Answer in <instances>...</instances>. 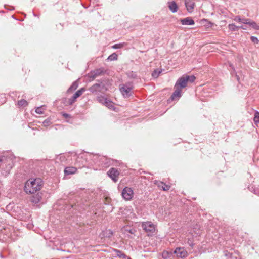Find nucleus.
Returning a JSON list of instances; mask_svg holds the SVG:
<instances>
[{
	"label": "nucleus",
	"mask_w": 259,
	"mask_h": 259,
	"mask_svg": "<svg viewBox=\"0 0 259 259\" xmlns=\"http://www.w3.org/2000/svg\"><path fill=\"white\" fill-rule=\"evenodd\" d=\"M89 159L91 160L90 164L91 165H96V170L101 169L104 167H107L113 164V160L104 156L98 154H91L89 155Z\"/></svg>",
	"instance_id": "obj_1"
},
{
	"label": "nucleus",
	"mask_w": 259,
	"mask_h": 259,
	"mask_svg": "<svg viewBox=\"0 0 259 259\" xmlns=\"http://www.w3.org/2000/svg\"><path fill=\"white\" fill-rule=\"evenodd\" d=\"M42 184L40 178L30 179L26 182L24 190L27 194H34L41 189Z\"/></svg>",
	"instance_id": "obj_2"
},
{
	"label": "nucleus",
	"mask_w": 259,
	"mask_h": 259,
	"mask_svg": "<svg viewBox=\"0 0 259 259\" xmlns=\"http://www.w3.org/2000/svg\"><path fill=\"white\" fill-rule=\"evenodd\" d=\"M110 85L109 79L104 77L98 80L97 82L92 85L89 90L92 93L96 95L99 93H104L108 90Z\"/></svg>",
	"instance_id": "obj_3"
},
{
	"label": "nucleus",
	"mask_w": 259,
	"mask_h": 259,
	"mask_svg": "<svg viewBox=\"0 0 259 259\" xmlns=\"http://www.w3.org/2000/svg\"><path fill=\"white\" fill-rule=\"evenodd\" d=\"M133 89L132 82H127L120 85V91L124 97H129L131 96V91Z\"/></svg>",
	"instance_id": "obj_4"
},
{
	"label": "nucleus",
	"mask_w": 259,
	"mask_h": 259,
	"mask_svg": "<svg viewBox=\"0 0 259 259\" xmlns=\"http://www.w3.org/2000/svg\"><path fill=\"white\" fill-rule=\"evenodd\" d=\"M141 227L149 236L153 234L155 231V226L151 222H143Z\"/></svg>",
	"instance_id": "obj_5"
},
{
	"label": "nucleus",
	"mask_w": 259,
	"mask_h": 259,
	"mask_svg": "<svg viewBox=\"0 0 259 259\" xmlns=\"http://www.w3.org/2000/svg\"><path fill=\"white\" fill-rule=\"evenodd\" d=\"M105 71L103 68H100L91 71L88 75L89 81H93L97 77L104 74Z\"/></svg>",
	"instance_id": "obj_6"
},
{
	"label": "nucleus",
	"mask_w": 259,
	"mask_h": 259,
	"mask_svg": "<svg viewBox=\"0 0 259 259\" xmlns=\"http://www.w3.org/2000/svg\"><path fill=\"white\" fill-rule=\"evenodd\" d=\"M121 195L126 201L131 200L134 196L133 190L130 187H125L122 191Z\"/></svg>",
	"instance_id": "obj_7"
},
{
	"label": "nucleus",
	"mask_w": 259,
	"mask_h": 259,
	"mask_svg": "<svg viewBox=\"0 0 259 259\" xmlns=\"http://www.w3.org/2000/svg\"><path fill=\"white\" fill-rule=\"evenodd\" d=\"M119 174V171L115 168H111L107 172L108 176L115 183L118 181Z\"/></svg>",
	"instance_id": "obj_8"
},
{
	"label": "nucleus",
	"mask_w": 259,
	"mask_h": 259,
	"mask_svg": "<svg viewBox=\"0 0 259 259\" xmlns=\"http://www.w3.org/2000/svg\"><path fill=\"white\" fill-rule=\"evenodd\" d=\"M11 159L6 158L5 156L0 157V167L7 165L6 168L9 171L12 168Z\"/></svg>",
	"instance_id": "obj_9"
},
{
	"label": "nucleus",
	"mask_w": 259,
	"mask_h": 259,
	"mask_svg": "<svg viewBox=\"0 0 259 259\" xmlns=\"http://www.w3.org/2000/svg\"><path fill=\"white\" fill-rule=\"evenodd\" d=\"M188 82L185 76L182 77L178 79L175 85V88L179 87V88L181 89V88L186 87Z\"/></svg>",
	"instance_id": "obj_10"
},
{
	"label": "nucleus",
	"mask_w": 259,
	"mask_h": 259,
	"mask_svg": "<svg viewBox=\"0 0 259 259\" xmlns=\"http://www.w3.org/2000/svg\"><path fill=\"white\" fill-rule=\"evenodd\" d=\"M85 91L84 88H81L80 89L77 91L75 94L70 98L69 104H73L75 101L76 99L80 97L83 93V92Z\"/></svg>",
	"instance_id": "obj_11"
},
{
	"label": "nucleus",
	"mask_w": 259,
	"mask_h": 259,
	"mask_svg": "<svg viewBox=\"0 0 259 259\" xmlns=\"http://www.w3.org/2000/svg\"><path fill=\"white\" fill-rule=\"evenodd\" d=\"M174 253L178 257L181 258L185 257L187 254V251L183 248H177L174 251Z\"/></svg>",
	"instance_id": "obj_12"
},
{
	"label": "nucleus",
	"mask_w": 259,
	"mask_h": 259,
	"mask_svg": "<svg viewBox=\"0 0 259 259\" xmlns=\"http://www.w3.org/2000/svg\"><path fill=\"white\" fill-rule=\"evenodd\" d=\"M180 22L183 25H193L195 24L194 20L191 17L181 19Z\"/></svg>",
	"instance_id": "obj_13"
},
{
	"label": "nucleus",
	"mask_w": 259,
	"mask_h": 259,
	"mask_svg": "<svg viewBox=\"0 0 259 259\" xmlns=\"http://www.w3.org/2000/svg\"><path fill=\"white\" fill-rule=\"evenodd\" d=\"M185 5L188 12L192 13L195 7V3L191 0H185Z\"/></svg>",
	"instance_id": "obj_14"
},
{
	"label": "nucleus",
	"mask_w": 259,
	"mask_h": 259,
	"mask_svg": "<svg viewBox=\"0 0 259 259\" xmlns=\"http://www.w3.org/2000/svg\"><path fill=\"white\" fill-rule=\"evenodd\" d=\"M175 90L170 97L171 101L175 100L176 98H179L181 96V89L179 87L175 88Z\"/></svg>",
	"instance_id": "obj_15"
},
{
	"label": "nucleus",
	"mask_w": 259,
	"mask_h": 259,
	"mask_svg": "<svg viewBox=\"0 0 259 259\" xmlns=\"http://www.w3.org/2000/svg\"><path fill=\"white\" fill-rule=\"evenodd\" d=\"M169 9L172 12L176 13L178 9V6L175 1L168 2L167 3Z\"/></svg>",
	"instance_id": "obj_16"
},
{
	"label": "nucleus",
	"mask_w": 259,
	"mask_h": 259,
	"mask_svg": "<svg viewBox=\"0 0 259 259\" xmlns=\"http://www.w3.org/2000/svg\"><path fill=\"white\" fill-rule=\"evenodd\" d=\"M42 199V193H37L36 195L32 196L31 202L33 203H38Z\"/></svg>",
	"instance_id": "obj_17"
},
{
	"label": "nucleus",
	"mask_w": 259,
	"mask_h": 259,
	"mask_svg": "<svg viewBox=\"0 0 259 259\" xmlns=\"http://www.w3.org/2000/svg\"><path fill=\"white\" fill-rule=\"evenodd\" d=\"M77 171V168L75 167H66L64 169L65 175H69L75 174Z\"/></svg>",
	"instance_id": "obj_18"
},
{
	"label": "nucleus",
	"mask_w": 259,
	"mask_h": 259,
	"mask_svg": "<svg viewBox=\"0 0 259 259\" xmlns=\"http://www.w3.org/2000/svg\"><path fill=\"white\" fill-rule=\"evenodd\" d=\"M157 186L163 191H167L169 190L170 186L168 185H166L163 182L160 181L157 183Z\"/></svg>",
	"instance_id": "obj_19"
},
{
	"label": "nucleus",
	"mask_w": 259,
	"mask_h": 259,
	"mask_svg": "<svg viewBox=\"0 0 259 259\" xmlns=\"http://www.w3.org/2000/svg\"><path fill=\"white\" fill-rule=\"evenodd\" d=\"M234 21H238L243 24H247L249 23V19H241L240 16H237L234 19Z\"/></svg>",
	"instance_id": "obj_20"
},
{
	"label": "nucleus",
	"mask_w": 259,
	"mask_h": 259,
	"mask_svg": "<svg viewBox=\"0 0 259 259\" xmlns=\"http://www.w3.org/2000/svg\"><path fill=\"white\" fill-rule=\"evenodd\" d=\"M114 251L116 252L117 256L119 258L125 259L127 257V256L120 250L115 249Z\"/></svg>",
	"instance_id": "obj_21"
},
{
	"label": "nucleus",
	"mask_w": 259,
	"mask_h": 259,
	"mask_svg": "<svg viewBox=\"0 0 259 259\" xmlns=\"http://www.w3.org/2000/svg\"><path fill=\"white\" fill-rule=\"evenodd\" d=\"M78 86V84L77 81L73 82L72 85L68 89L67 92H71L73 91H75L77 88Z\"/></svg>",
	"instance_id": "obj_22"
},
{
	"label": "nucleus",
	"mask_w": 259,
	"mask_h": 259,
	"mask_svg": "<svg viewBox=\"0 0 259 259\" xmlns=\"http://www.w3.org/2000/svg\"><path fill=\"white\" fill-rule=\"evenodd\" d=\"M18 106L19 107H26L28 105V102L24 99H22L18 101Z\"/></svg>",
	"instance_id": "obj_23"
},
{
	"label": "nucleus",
	"mask_w": 259,
	"mask_h": 259,
	"mask_svg": "<svg viewBox=\"0 0 259 259\" xmlns=\"http://www.w3.org/2000/svg\"><path fill=\"white\" fill-rule=\"evenodd\" d=\"M247 24L250 26L254 29L259 30V25H257L256 22L251 21L250 19L249 20V23Z\"/></svg>",
	"instance_id": "obj_24"
},
{
	"label": "nucleus",
	"mask_w": 259,
	"mask_h": 259,
	"mask_svg": "<svg viewBox=\"0 0 259 259\" xmlns=\"http://www.w3.org/2000/svg\"><path fill=\"white\" fill-rule=\"evenodd\" d=\"M126 75L130 78L135 79L137 77L136 73L133 71H128Z\"/></svg>",
	"instance_id": "obj_25"
},
{
	"label": "nucleus",
	"mask_w": 259,
	"mask_h": 259,
	"mask_svg": "<svg viewBox=\"0 0 259 259\" xmlns=\"http://www.w3.org/2000/svg\"><path fill=\"white\" fill-rule=\"evenodd\" d=\"M253 121L256 124L259 123V112L257 110L255 111Z\"/></svg>",
	"instance_id": "obj_26"
},
{
	"label": "nucleus",
	"mask_w": 259,
	"mask_h": 259,
	"mask_svg": "<svg viewBox=\"0 0 259 259\" xmlns=\"http://www.w3.org/2000/svg\"><path fill=\"white\" fill-rule=\"evenodd\" d=\"M117 58H118L117 55L115 53H112L110 56H109L107 59L110 61H115V60H117Z\"/></svg>",
	"instance_id": "obj_27"
},
{
	"label": "nucleus",
	"mask_w": 259,
	"mask_h": 259,
	"mask_svg": "<svg viewBox=\"0 0 259 259\" xmlns=\"http://www.w3.org/2000/svg\"><path fill=\"white\" fill-rule=\"evenodd\" d=\"M185 77L186 79L187 80V81L191 83L193 82L196 79V77L194 75H187Z\"/></svg>",
	"instance_id": "obj_28"
},
{
	"label": "nucleus",
	"mask_w": 259,
	"mask_h": 259,
	"mask_svg": "<svg viewBox=\"0 0 259 259\" xmlns=\"http://www.w3.org/2000/svg\"><path fill=\"white\" fill-rule=\"evenodd\" d=\"M228 28L231 31H235L238 30V26L234 24H230L228 25Z\"/></svg>",
	"instance_id": "obj_29"
},
{
	"label": "nucleus",
	"mask_w": 259,
	"mask_h": 259,
	"mask_svg": "<svg viewBox=\"0 0 259 259\" xmlns=\"http://www.w3.org/2000/svg\"><path fill=\"white\" fill-rule=\"evenodd\" d=\"M35 112L37 114H42L44 112V109L42 106L38 107L35 109Z\"/></svg>",
	"instance_id": "obj_30"
},
{
	"label": "nucleus",
	"mask_w": 259,
	"mask_h": 259,
	"mask_svg": "<svg viewBox=\"0 0 259 259\" xmlns=\"http://www.w3.org/2000/svg\"><path fill=\"white\" fill-rule=\"evenodd\" d=\"M69 101H70V98L68 99V98H65L62 99V102L66 106H70V105H71L73 104H69Z\"/></svg>",
	"instance_id": "obj_31"
},
{
	"label": "nucleus",
	"mask_w": 259,
	"mask_h": 259,
	"mask_svg": "<svg viewBox=\"0 0 259 259\" xmlns=\"http://www.w3.org/2000/svg\"><path fill=\"white\" fill-rule=\"evenodd\" d=\"M161 73V71L158 70H155L152 73V75L154 78H157Z\"/></svg>",
	"instance_id": "obj_32"
},
{
	"label": "nucleus",
	"mask_w": 259,
	"mask_h": 259,
	"mask_svg": "<svg viewBox=\"0 0 259 259\" xmlns=\"http://www.w3.org/2000/svg\"><path fill=\"white\" fill-rule=\"evenodd\" d=\"M42 124L44 126L47 127L51 124V120L49 119H47L43 121Z\"/></svg>",
	"instance_id": "obj_33"
},
{
	"label": "nucleus",
	"mask_w": 259,
	"mask_h": 259,
	"mask_svg": "<svg viewBox=\"0 0 259 259\" xmlns=\"http://www.w3.org/2000/svg\"><path fill=\"white\" fill-rule=\"evenodd\" d=\"M124 46L123 44L119 43L116 44L112 46V48L115 49H120Z\"/></svg>",
	"instance_id": "obj_34"
},
{
	"label": "nucleus",
	"mask_w": 259,
	"mask_h": 259,
	"mask_svg": "<svg viewBox=\"0 0 259 259\" xmlns=\"http://www.w3.org/2000/svg\"><path fill=\"white\" fill-rule=\"evenodd\" d=\"M250 39L252 41V42L254 44H258L259 42V40H258V38L255 36H251L250 37Z\"/></svg>",
	"instance_id": "obj_35"
},
{
	"label": "nucleus",
	"mask_w": 259,
	"mask_h": 259,
	"mask_svg": "<svg viewBox=\"0 0 259 259\" xmlns=\"http://www.w3.org/2000/svg\"><path fill=\"white\" fill-rule=\"evenodd\" d=\"M231 74H232V75H235V77H236V79H237V80L238 82H239V81H240V80H240L239 77L238 75H237V74L236 72H234V73H231Z\"/></svg>",
	"instance_id": "obj_36"
},
{
	"label": "nucleus",
	"mask_w": 259,
	"mask_h": 259,
	"mask_svg": "<svg viewBox=\"0 0 259 259\" xmlns=\"http://www.w3.org/2000/svg\"><path fill=\"white\" fill-rule=\"evenodd\" d=\"M105 104H106V106H110V104H112V102L111 101L107 100V99H105Z\"/></svg>",
	"instance_id": "obj_37"
},
{
	"label": "nucleus",
	"mask_w": 259,
	"mask_h": 259,
	"mask_svg": "<svg viewBox=\"0 0 259 259\" xmlns=\"http://www.w3.org/2000/svg\"><path fill=\"white\" fill-rule=\"evenodd\" d=\"M229 66L231 68V69H232V72H231V73H234V72H235L236 71H235V68L233 66V64L230 63L229 64Z\"/></svg>",
	"instance_id": "obj_38"
},
{
	"label": "nucleus",
	"mask_w": 259,
	"mask_h": 259,
	"mask_svg": "<svg viewBox=\"0 0 259 259\" xmlns=\"http://www.w3.org/2000/svg\"><path fill=\"white\" fill-rule=\"evenodd\" d=\"M188 243L189 244V245L191 247H193L194 245V244L192 242V241L191 239H189L188 241Z\"/></svg>",
	"instance_id": "obj_39"
},
{
	"label": "nucleus",
	"mask_w": 259,
	"mask_h": 259,
	"mask_svg": "<svg viewBox=\"0 0 259 259\" xmlns=\"http://www.w3.org/2000/svg\"><path fill=\"white\" fill-rule=\"evenodd\" d=\"M63 116L64 117H65V118H67L68 117H69V115L68 114H67V113H63Z\"/></svg>",
	"instance_id": "obj_40"
},
{
	"label": "nucleus",
	"mask_w": 259,
	"mask_h": 259,
	"mask_svg": "<svg viewBox=\"0 0 259 259\" xmlns=\"http://www.w3.org/2000/svg\"><path fill=\"white\" fill-rule=\"evenodd\" d=\"M248 189L251 191V192H255L254 189L253 188V187H251V189L250 188V187H248Z\"/></svg>",
	"instance_id": "obj_41"
},
{
	"label": "nucleus",
	"mask_w": 259,
	"mask_h": 259,
	"mask_svg": "<svg viewBox=\"0 0 259 259\" xmlns=\"http://www.w3.org/2000/svg\"><path fill=\"white\" fill-rule=\"evenodd\" d=\"M240 29L245 30V29H246V28L245 27H244V26H240Z\"/></svg>",
	"instance_id": "obj_42"
},
{
	"label": "nucleus",
	"mask_w": 259,
	"mask_h": 259,
	"mask_svg": "<svg viewBox=\"0 0 259 259\" xmlns=\"http://www.w3.org/2000/svg\"><path fill=\"white\" fill-rule=\"evenodd\" d=\"M0 257H2V258L3 257V255L2 254H0Z\"/></svg>",
	"instance_id": "obj_43"
},
{
	"label": "nucleus",
	"mask_w": 259,
	"mask_h": 259,
	"mask_svg": "<svg viewBox=\"0 0 259 259\" xmlns=\"http://www.w3.org/2000/svg\"><path fill=\"white\" fill-rule=\"evenodd\" d=\"M127 259H132L130 257L127 256Z\"/></svg>",
	"instance_id": "obj_44"
},
{
	"label": "nucleus",
	"mask_w": 259,
	"mask_h": 259,
	"mask_svg": "<svg viewBox=\"0 0 259 259\" xmlns=\"http://www.w3.org/2000/svg\"><path fill=\"white\" fill-rule=\"evenodd\" d=\"M240 28V26H238V29Z\"/></svg>",
	"instance_id": "obj_45"
}]
</instances>
